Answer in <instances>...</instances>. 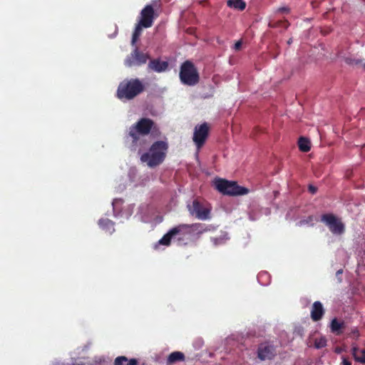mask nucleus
<instances>
[{
  "mask_svg": "<svg viewBox=\"0 0 365 365\" xmlns=\"http://www.w3.org/2000/svg\"><path fill=\"white\" fill-rule=\"evenodd\" d=\"M168 144L163 140H158L152 144L149 151L140 156V160L147 164L149 168H155L163 163L165 159Z\"/></svg>",
  "mask_w": 365,
  "mask_h": 365,
  "instance_id": "obj_1",
  "label": "nucleus"
},
{
  "mask_svg": "<svg viewBox=\"0 0 365 365\" xmlns=\"http://www.w3.org/2000/svg\"><path fill=\"white\" fill-rule=\"evenodd\" d=\"M145 89L143 83L138 78H131L122 81L117 90L119 99L132 100Z\"/></svg>",
  "mask_w": 365,
  "mask_h": 365,
  "instance_id": "obj_2",
  "label": "nucleus"
},
{
  "mask_svg": "<svg viewBox=\"0 0 365 365\" xmlns=\"http://www.w3.org/2000/svg\"><path fill=\"white\" fill-rule=\"evenodd\" d=\"M154 126L155 123L152 119L148 118H142L130 127L129 132L126 138H130L132 146L135 147L140 140V136L148 135Z\"/></svg>",
  "mask_w": 365,
  "mask_h": 365,
  "instance_id": "obj_3",
  "label": "nucleus"
},
{
  "mask_svg": "<svg viewBox=\"0 0 365 365\" xmlns=\"http://www.w3.org/2000/svg\"><path fill=\"white\" fill-rule=\"evenodd\" d=\"M179 77L182 84L193 86L200 81V76L194 63L185 61L180 66Z\"/></svg>",
  "mask_w": 365,
  "mask_h": 365,
  "instance_id": "obj_4",
  "label": "nucleus"
},
{
  "mask_svg": "<svg viewBox=\"0 0 365 365\" xmlns=\"http://www.w3.org/2000/svg\"><path fill=\"white\" fill-rule=\"evenodd\" d=\"M215 186L222 194L230 196L244 195L249 192L247 188L238 185L236 182L221 178L215 180Z\"/></svg>",
  "mask_w": 365,
  "mask_h": 365,
  "instance_id": "obj_5",
  "label": "nucleus"
},
{
  "mask_svg": "<svg viewBox=\"0 0 365 365\" xmlns=\"http://www.w3.org/2000/svg\"><path fill=\"white\" fill-rule=\"evenodd\" d=\"M134 47V49L124 60V64L126 67H139L145 64L148 60L150 59L148 53H143L137 46Z\"/></svg>",
  "mask_w": 365,
  "mask_h": 365,
  "instance_id": "obj_6",
  "label": "nucleus"
},
{
  "mask_svg": "<svg viewBox=\"0 0 365 365\" xmlns=\"http://www.w3.org/2000/svg\"><path fill=\"white\" fill-rule=\"evenodd\" d=\"M321 221L324 223L334 235H340L344 232V225L334 215L328 213L321 216Z\"/></svg>",
  "mask_w": 365,
  "mask_h": 365,
  "instance_id": "obj_7",
  "label": "nucleus"
},
{
  "mask_svg": "<svg viewBox=\"0 0 365 365\" xmlns=\"http://www.w3.org/2000/svg\"><path fill=\"white\" fill-rule=\"evenodd\" d=\"M190 214L196 218L205 220L210 218V209L205 207L198 200H194L191 205H187Z\"/></svg>",
  "mask_w": 365,
  "mask_h": 365,
  "instance_id": "obj_8",
  "label": "nucleus"
},
{
  "mask_svg": "<svg viewBox=\"0 0 365 365\" xmlns=\"http://www.w3.org/2000/svg\"><path fill=\"white\" fill-rule=\"evenodd\" d=\"M277 354V346L269 342L262 343L258 346L257 357L261 361L272 360Z\"/></svg>",
  "mask_w": 365,
  "mask_h": 365,
  "instance_id": "obj_9",
  "label": "nucleus"
},
{
  "mask_svg": "<svg viewBox=\"0 0 365 365\" xmlns=\"http://www.w3.org/2000/svg\"><path fill=\"white\" fill-rule=\"evenodd\" d=\"M208 133L209 126L207 123L195 126L192 139L197 148H200L205 144Z\"/></svg>",
  "mask_w": 365,
  "mask_h": 365,
  "instance_id": "obj_10",
  "label": "nucleus"
},
{
  "mask_svg": "<svg viewBox=\"0 0 365 365\" xmlns=\"http://www.w3.org/2000/svg\"><path fill=\"white\" fill-rule=\"evenodd\" d=\"M155 19V11L152 5H146L140 12V19L138 23L144 28H150L153 26Z\"/></svg>",
  "mask_w": 365,
  "mask_h": 365,
  "instance_id": "obj_11",
  "label": "nucleus"
},
{
  "mask_svg": "<svg viewBox=\"0 0 365 365\" xmlns=\"http://www.w3.org/2000/svg\"><path fill=\"white\" fill-rule=\"evenodd\" d=\"M208 230L207 227L202 223L188 224V237L199 238Z\"/></svg>",
  "mask_w": 365,
  "mask_h": 365,
  "instance_id": "obj_12",
  "label": "nucleus"
},
{
  "mask_svg": "<svg viewBox=\"0 0 365 365\" xmlns=\"http://www.w3.org/2000/svg\"><path fill=\"white\" fill-rule=\"evenodd\" d=\"M168 68V63L161 61L160 58L152 59L149 61L148 68L150 71L161 73L165 71Z\"/></svg>",
  "mask_w": 365,
  "mask_h": 365,
  "instance_id": "obj_13",
  "label": "nucleus"
},
{
  "mask_svg": "<svg viewBox=\"0 0 365 365\" xmlns=\"http://www.w3.org/2000/svg\"><path fill=\"white\" fill-rule=\"evenodd\" d=\"M324 314V309L322 304L319 302H314L312 304L311 310V318L314 322H318L323 317Z\"/></svg>",
  "mask_w": 365,
  "mask_h": 365,
  "instance_id": "obj_14",
  "label": "nucleus"
},
{
  "mask_svg": "<svg viewBox=\"0 0 365 365\" xmlns=\"http://www.w3.org/2000/svg\"><path fill=\"white\" fill-rule=\"evenodd\" d=\"M98 225L102 230L109 234H112L115 231L114 222L108 218L100 219L98 221Z\"/></svg>",
  "mask_w": 365,
  "mask_h": 365,
  "instance_id": "obj_15",
  "label": "nucleus"
},
{
  "mask_svg": "<svg viewBox=\"0 0 365 365\" xmlns=\"http://www.w3.org/2000/svg\"><path fill=\"white\" fill-rule=\"evenodd\" d=\"M346 325L344 322L339 321L336 319H332L331 322V331L336 334V335H339L342 334V330L345 328Z\"/></svg>",
  "mask_w": 365,
  "mask_h": 365,
  "instance_id": "obj_16",
  "label": "nucleus"
},
{
  "mask_svg": "<svg viewBox=\"0 0 365 365\" xmlns=\"http://www.w3.org/2000/svg\"><path fill=\"white\" fill-rule=\"evenodd\" d=\"M351 352L356 361L365 364V349H359L357 346H353Z\"/></svg>",
  "mask_w": 365,
  "mask_h": 365,
  "instance_id": "obj_17",
  "label": "nucleus"
},
{
  "mask_svg": "<svg viewBox=\"0 0 365 365\" xmlns=\"http://www.w3.org/2000/svg\"><path fill=\"white\" fill-rule=\"evenodd\" d=\"M174 237L175 235L172 229H170L165 235H163V237L158 241V242L154 245V248L158 249L159 245L169 246L170 245L172 238Z\"/></svg>",
  "mask_w": 365,
  "mask_h": 365,
  "instance_id": "obj_18",
  "label": "nucleus"
},
{
  "mask_svg": "<svg viewBox=\"0 0 365 365\" xmlns=\"http://www.w3.org/2000/svg\"><path fill=\"white\" fill-rule=\"evenodd\" d=\"M172 230L176 235H182V237H188V224H180L172 228Z\"/></svg>",
  "mask_w": 365,
  "mask_h": 365,
  "instance_id": "obj_19",
  "label": "nucleus"
},
{
  "mask_svg": "<svg viewBox=\"0 0 365 365\" xmlns=\"http://www.w3.org/2000/svg\"><path fill=\"white\" fill-rule=\"evenodd\" d=\"M115 365H139V363L137 359H131L130 360L128 359L127 357L124 356H118L115 359Z\"/></svg>",
  "mask_w": 365,
  "mask_h": 365,
  "instance_id": "obj_20",
  "label": "nucleus"
},
{
  "mask_svg": "<svg viewBox=\"0 0 365 365\" xmlns=\"http://www.w3.org/2000/svg\"><path fill=\"white\" fill-rule=\"evenodd\" d=\"M185 360V355L180 351L172 352L168 358V364H171L178 361H182Z\"/></svg>",
  "mask_w": 365,
  "mask_h": 365,
  "instance_id": "obj_21",
  "label": "nucleus"
},
{
  "mask_svg": "<svg viewBox=\"0 0 365 365\" xmlns=\"http://www.w3.org/2000/svg\"><path fill=\"white\" fill-rule=\"evenodd\" d=\"M227 4L230 8L243 11L246 7V3L243 0H227Z\"/></svg>",
  "mask_w": 365,
  "mask_h": 365,
  "instance_id": "obj_22",
  "label": "nucleus"
},
{
  "mask_svg": "<svg viewBox=\"0 0 365 365\" xmlns=\"http://www.w3.org/2000/svg\"><path fill=\"white\" fill-rule=\"evenodd\" d=\"M298 146L302 152L307 153L310 150L311 143L307 138L300 137L298 140Z\"/></svg>",
  "mask_w": 365,
  "mask_h": 365,
  "instance_id": "obj_23",
  "label": "nucleus"
},
{
  "mask_svg": "<svg viewBox=\"0 0 365 365\" xmlns=\"http://www.w3.org/2000/svg\"><path fill=\"white\" fill-rule=\"evenodd\" d=\"M144 28L143 26L141 25V24L138 23L136 24L135 27V30L133 33L132 36V40H131V45L132 46H136V42L138 40L140 36L141 35L142 29Z\"/></svg>",
  "mask_w": 365,
  "mask_h": 365,
  "instance_id": "obj_24",
  "label": "nucleus"
},
{
  "mask_svg": "<svg viewBox=\"0 0 365 365\" xmlns=\"http://www.w3.org/2000/svg\"><path fill=\"white\" fill-rule=\"evenodd\" d=\"M269 27L270 28H281L282 27L284 29H287L289 26V23L287 20H279L276 21H270L268 24Z\"/></svg>",
  "mask_w": 365,
  "mask_h": 365,
  "instance_id": "obj_25",
  "label": "nucleus"
},
{
  "mask_svg": "<svg viewBox=\"0 0 365 365\" xmlns=\"http://www.w3.org/2000/svg\"><path fill=\"white\" fill-rule=\"evenodd\" d=\"M327 346V339L325 337L317 338L314 340V347L316 349H322Z\"/></svg>",
  "mask_w": 365,
  "mask_h": 365,
  "instance_id": "obj_26",
  "label": "nucleus"
},
{
  "mask_svg": "<svg viewBox=\"0 0 365 365\" xmlns=\"http://www.w3.org/2000/svg\"><path fill=\"white\" fill-rule=\"evenodd\" d=\"M346 63L349 65H359L362 63V59H357L351 57H346L344 59Z\"/></svg>",
  "mask_w": 365,
  "mask_h": 365,
  "instance_id": "obj_27",
  "label": "nucleus"
},
{
  "mask_svg": "<svg viewBox=\"0 0 365 365\" xmlns=\"http://www.w3.org/2000/svg\"><path fill=\"white\" fill-rule=\"evenodd\" d=\"M212 242L214 243L215 245H218L224 243L225 239L222 237H213L211 239Z\"/></svg>",
  "mask_w": 365,
  "mask_h": 365,
  "instance_id": "obj_28",
  "label": "nucleus"
},
{
  "mask_svg": "<svg viewBox=\"0 0 365 365\" xmlns=\"http://www.w3.org/2000/svg\"><path fill=\"white\" fill-rule=\"evenodd\" d=\"M341 359V365H351V361L349 360L348 357L342 356Z\"/></svg>",
  "mask_w": 365,
  "mask_h": 365,
  "instance_id": "obj_29",
  "label": "nucleus"
},
{
  "mask_svg": "<svg viewBox=\"0 0 365 365\" xmlns=\"http://www.w3.org/2000/svg\"><path fill=\"white\" fill-rule=\"evenodd\" d=\"M269 277H270V275H267V274H264V275H259V276L258 275V276H257V280H258V282H259V283H261V284H267V282H264L262 281V278H263V277H264V278H266L267 279H269Z\"/></svg>",
  "mask_w": 365,
  "mask_h": 365,
  "instance_id": "obj_30",
  "label": "nucleus"
},
{
  "mask_svg": "<svg viewBox=\"0 0 365 365\" xmlns=\"http://www.w3.org/2000/svg\"><path fill=\"white\" fill-rule=\"evenodd\" d=\"M242 41H237L235 45H234V49L236 50V51H239L240 50L241 47H242Z\"/></svg>",
  "mask_w": 365,
  "mask_h": 365,
  "instance_id": "obj_31",
  "label": "nucleus"
},
{
  "mask_svg": "<svg viewBox=\"0 0 365 365\" xmlns=\"http://www.w3.org/2000/svg\"><path fill=\"white\" fill-rule=\"evenodd\" d=\"M279 12L281 13H288L289 11V9L288 7H280L277 10Z\"/></svg>",
  "mask_w": 365,
  "mask_h": 365,
  "instance_id": "obj_32",
  "label": "nucleus"
},
{
  "mask_svg": "<svg viewBox=\"0 0 365 365\" xmlns=\"http://www.w3.org/2000/svg\"><path fill=\"white\" fill-rule=\"evenodd\" d=\"M312 217L309 216L308 220H300L299 223V225H304L305 223H308V222H312Z\"/></svg>",
  "mask_w": 365,
  "mask_h": 365,
  "instance_id": "obj_33",
  "label": "nucleus"
},
{
  "mask_svg": "<svg viewBox=\"0 0 365 365\" xmlns=\"http://www.w3.org/2000/svg\"><path fill=\"white\" fill-rule=\"evenodd\" d=\"M309 191L312 193V194H314L316 192H317V187L310 185L309 186Z\"/></svg>",
  "mask_w": 365,
  "mask_h": 365,
  "instance_id": "obj_34",
  "label": "nucleus"
},
{
  "mask_svg": "<svg viewBox=\"0 0 365 365\" xmlns=\"http://www.w3.org/2000/svg\"><path fill=\"white\" fill-rule=\"evenodd\" d=\"M351 334L356 336V337H358L359 336V331L357 329H354L351 331Z\"/></svg>",
  "mask_w": 365,
  "mask_h": 365,
  "instance_id": "obj_35",
  "label": "nucleus"
},
{
  "mask_svg": "<svg viewBox=\"0 0 365 365\" xmlns=\"http://www.w3.org/2000/svg\"><path fill=\"white\" fill-rule=\"evenodd\" d=\"M341 349L340 348H336V349H335L336 353L339 354V353H341Z\"/></svg>",
  "mask_w": 365,
  "mask_h": 365,
  "instance_id": "obj_36",
  "label": "nucleus"
},
{
  "mask_svg": "<svg viewBox=\"0 0 365 365\" xmlns=\"http://www.w3.org/2000/svg\"><path fill=\"white\" fill-rule=\"evenodd\" d=\"M336 274H343V270L342 269H339L336 271Z\"/></svg>",
  "mask_w": 365,
  "mask_h": 365,
  "instance_id": "obj_37",
  "label": "nucleus"
},
{
  "mask_svg": "<svg viewBox=\"0 0 365 365\" xmlns=\"http://www.w3.org/2000/svg\"><path fill=\"white\" fill-rule=\"evenodd\" d=\"M292 43V38H289L288 41H287V43L289 45Z\"/></svg>",
  "mask_w": 365,
  "mask_h": 365,
  "instance_id": "obj_38",
  "label": "nucleus"
},
{
  "mask_svg": "<svg viewBox=\"0 0 365 365\" xmlns=\"http://www.w3.org/2000/svg\"><path fill=\"white\" fill-rule=\"evenodd\" d=\"M363 271H364L363 267L361 266L359 267V272H363Z\"/></svg>",
  "mask_w": 365,
  "mask_h": 365,
  "instance_id": "obj_39",
  "label": "nucleus"
},
{
  "mask_svg": "<svg viewBox=\"0 0 365 365\" xmlns=\"http://www.w3.org/2000/svg\"><path fill=\"white\" fill-rule=\"evenodd\" d=\"M73 365H90V364H73Z\"/></svg>",
  "mask_w": 365,
  "mask_h": 365,
  "instance_id": "obj_40",
  "label": "nucleus"
},
{
  "mask_svg": "<svg viewBox=\"0 0 365 365\" xmlns=\"http://www.w3.org/2000/svg\"><path fill=\"white\" fill-rule=\"evenodd\" d=\"M363 67L365 69V62L363 63Z\"/></svg>",
  "mask_w": 365,
  "mask_h": 365,
  "instance_id": "obj_41",
  "label": "nucleus"
}]
</instances>
